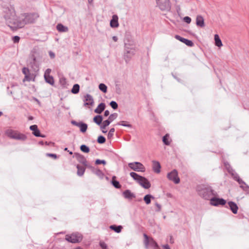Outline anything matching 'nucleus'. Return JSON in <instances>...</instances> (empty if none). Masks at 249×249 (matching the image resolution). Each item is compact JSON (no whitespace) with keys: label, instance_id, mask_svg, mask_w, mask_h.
<instances>
[{"label":"nucleus","instance_id":"f257e3e1","mask_svg":"<svg viewBox=\"0 0 249 249\" xmlns=\"http://www.w3.org/2000/svg\"><path fill=\"white\" fill-rule=\"evenodd\" d=\"M3 17L5 23L12 30H16L18 28L23 27L27 24L33 23L38 18L37 13H24L18 17L13 6L4 7Z\"/></svg>","mask_w":249,"mask_h":249},{"label":"nucleus","instance_id":"f03ea898","mask_svg":"<svg viewBox=\"0 0 249 249\" xmlns=\"http://www.w3.org/2000/svg\"><path fill=\"white\" fill-rule=\"evenodd\" d=\"M196 191L198 195L206 200H210L212 196H217V193L212 188L207 185L201 184L197 185Z\"/></svg>","mask_w":249,"mask_h":249},{"label":"nucleus","instance_id":"7ed1b4c3","mask_svg":"<svg viewBox=\"0 0 249 249\" xmlns=\"http://www.w3.org/2000/svg\"><path fill=\"white\" fill-rule=\"evenodd\" d=\"M5 134L9 138L16 140L24 141L27 139V136L25 134L10 128L5 131Z\"/></svg>","mask_w":249,"mask_h":249},{"label":"nucleus","instance_id":"20e7f679","mask_svg":"<svg viewBox=\"0 0 249 249\" xmlns=\"http://www.w3.org/2000/svg\"><path fill=\"white\" fill-rule=\"evenodd\" d=\"M130 176L144 188L149 189L151 187L150 183L145 178L141 176L135 172H131Z\"/></svg>","mask_w":249,"mask_h":249},{"label":"nucleus","instance_id":"39448f33","mask_svg":"<svg viewBox=\"0 0 249 249\" xmlns=\"http://www.w3.org/2000/svg\"><path fill=\"white\" fill-rule=\"evenodd\" d=\"M82 235L78 232L73 233L66 236V240L72 243L80 242L82 241Z\"/></svg>","mask_w":249,"mask_h":249},{"label":"nucleus","instance_id":"423d86ee","mask_svg":"<svg viewBox=\"0 0 249 249\" xmlns=\"http://www.w3.org/2000/svg\"><path fill=\"white\" fill-rule=\"evenodd\" d=\"M157 6L161 11H169L171 8L169 0H155Z\"/></svg>","mask_w":249,"mask_h":249},{"label":"nucleus","instance_id":"0eeeda50","mask_svg":"<svg viewBox=\"0 0 249 249\" xmlns=\"http://www.w3.org/2000/svg\"><path fill=\"white\" fill-rule=\"evenodd\" d=\"M144 244L145 248L147 249L149 246L153 247L155 249L158 248V245L157 242L152 238H149L147 235L145 233L143 234Z\"/></svg>","mask_w":249,"mask_h":249},{"label":"nucleus","instance_id":"6e6552de","mask_svg":"<svg viewBox=\"0 0 249 249\" xmlns=\"http://www.w3.org/2000/svg\"><path fill=\"white\" fill-rule=\"evenodd\" d=\"M128 166L131 169L137 172H144L145 170V168L143 165L139 162H134L128 163Z\"/></svg>","mask_w":249,"mask_h":249},{"label":"nucleus","instance_id":"1a4fd4ad","mask_svg":"<svg viewBox=\"0 0 249 249\" xmlns=\"http://www.w3.org/2000/svg\"><path fill=\"white\" fill-rule=\"evenodd\" d=\"M39 59L35 58V56L29 55L28 59L29 65L35 71L38 70L39 66Z\"/></svg>","mask_w":249,"mask_h":249},{"label":"nucleus","instance_id":"9d476101","mask_svg":"<svg viewBox=\"0 0 249 249\" xmlns=\"http://www.w3.org/2000/svg\"><path fill=\"white\" fill-rule=\"evenodd\" d=\"M226 203V201L222 198H217L215 196L212 197L210 200V204L212 206H218L219 205L223 206Z\"/></svg>","mask_w":249,"mask_h":249},{"label":"nucleus","instance_id":"9b49d317","mask_svg":"<svg viewBox=\"0 0 249 249\" xmlns=\"http://www.w3.org/2000/svg\"><path fill=\"white\" fill-rule=\"evenodd\" d=\"M168 178L173 181L175 183L178 184L179 182L180 179L178 177V172L176 170H173L167 175Z\"/></svg>","mask_w":249,"mask_h":249},{"label":"nucleus","instance_id":"f8f14e48","mask_svg":"<svg viewBox=\"0 0 249 249\" xmlns=\"http://www.w3.org/2000/svg\"><path fill=\"white\" fill-rule=\"evenodd\" d=\"M71 123L80 128V131L82 133L85 132L88 128V125L82 122H77L75 121H71Z\"/></svg>","mask_w":249,"mask_h":249},{"label":"nucleus","instance_id":"ddd939ff","mask_svg":"<svg viewBox=\"0 0 249 249\" xmlns=\"http://www.w3.org/2000/svg\"><path fill=\"white\" fill-rule=\"evenodd\" d=\"M84 106H87L90 105L93 106L94 105V100L92 96L89 94H87L84 96Z\"/></svg>","mask_w":249,"mask_h":249},{"label":"nucleus","instance_id":"4468645a","mask_svg":"<svg viewBox=\"0 0 249 249\" xmlns=\"http://www.w3.org/2000/svg\"><path fill=\"white\" fill-rule=\"evenodd\" d=\"M125 51L126 53L124 55V58L125 62L127 63L131 56L133 55L135 53V50L133 48H127L126 49Z\"/></svg>","mask_w":249,"mask_h":249},{"label":"nucleus","instance_id":"2eb2a0df","mask_svg":"<svg viewBox=\"0 0 249 249\" xmlns=\"http://www.w3.org/2000/svg\"><path fill=\"white\" fill-rule=\"evenodd\" d=\"M73 157L84 165L87 166V161L84 156L79 153H75Z\"/></svg>","mask_w":249,"mask_h":249},{"label":"nucleus","instance_id":"dca6fc26","mask_svg":"<svg viewBox=\"0 0 249 249\" xmlns=\"http://www.w3.org/2000/svg\"><path fill=\"white\" fill-rule=\"evenodd\" d=\"M225 166L227 168L229 173L231 175V176L235 180L237 181L240 178L238 175L235 172V171L234 170L232 169L231 167H230V166L228 164L227 165L225 163Z\"/></svg>","mask_w":249,"mask_h":249},{"label":"nucleus","instance_id":"f3484780","mask_svg":"<svg viewBox=\"0 0 249 249\" xmlns=\"http://www.w3.org/2000/svg\"><path fill=\"white\" fill-rule=\"evenodd\" d=\"M30 130L33 131V134L36 137H45V135L40 134V131L37 128V126L36 124L30 126Z\"/></svg>","mask_w":249,"mask_h":249},{"label":"nucleus","instance_id":"a211bd4d","mask_svg":"<svg viewBox=\"0 0 249 249\" xmlns=\"http://www.w3.org/2000/svg\"><path fill=\"white\" fill-rule=\"evenodd\" d=\"M175 37L176 39H177L178 40H179L180 41L184 43L188 46L192 47L194 45L193 42L191 40H190L189 39H187L183 38V37H182L178 35H176Z\"/></svg>","mask_w":249,"mask_h":249},{"label":"nucleus","instance_id":"6ab92c4d","mask_svg":"<svg viewBox=\"0 0 249 249\" xmlns=\"http://www.w3.org/2000/svg\"><path fill=\"white\" fill-rule=\"evenodd\" d=\"M152 169L153 171L156 173H160V172L161 166L160 162L156 160H153Z\"/></svg>","mask_w":249,"mask_h":249},{"label":"nucleus","instance_id":"aec40b11","mask_svg":"<svg viewBox=\"0 0 249 249\" xmlns=\"http://www.w3.org/2000/svg\"><path fill=\"white\" fill-rule=\"evenodd\" d=\"M110 25L112 28H116L119 26L118 17L116 15H114L110 22Z\"/></svg>","mask_w":249,"mask_h":249},{"label":"nucleus","instance_id":"412c9836","mask_svg":"<svg viewBox=\"0 0 249 249\" xmlns=\"http://www.w3.org/2000/svg\"><path fill=\"white\" fill-rule=\"evenodd\" d=\"M228 205L230 210L234 214H236L237 213L238 207L235 202L233 201H229L228 202Z\"/></svg>","mask_w":249,"mask_h":249},{"label":"nucleus","instance_id":"4be33fe9","mask_svg":"<svg viewBox=\"0 0 249 249\" xmlns=\"http://www.w3.org/2000/svg\"><path fill=\"white\" fill-rule=\"evenodd\" d=\"M123 195L125 198L132 199L136 197L135 194L129 190H126L123 193Z\"/></svg>","mask_w":249,"mask_h":249},{"label":"nucleus","instance_id":"5701e85b","mask_svg":"<svg viewBox=\"0 0 249 249\" xmlns=\"http://www.w3.org/2000/svg\"><path fill=\"white\" fill-rule=\"evenodd\" d=\"M196 25L200 27H204V19L203 17L201 15L197 16L196 18Z\"/></svg>","mask_w":249,"mask_h":249},{"label":"nucleus","instance_id":"b1692460","mask_svg":"<svg viewBox=\"0 0 249 249\" xmlns=\"http://www.w3.org/2000/svg\"><path fill=\"white\" fill-rule=\"evenodd\" d=\"M31 56H35V57L40 60L41 57L40 52L36 48H34L30 54Z\"/></svg>","mask_w":249,"mask_h":249},{"label":"nucleus","instance_id":"393cba45","mask_svg":"<svg viewBox=\"0 0 249 249\" xmlns=\"http://www.w3.org/2000/svg\"><path fill=\"white\" fill-rule=\"evenodd\" d=\"M106 105L104 103H100L97 107L94 110V112L98 114L101 113L105 109Z\"/></svg>","mask_w":249,"mask_h":249},{"label":"nucleus","instance_id":"a878e982","mask_svg":"<svg viewBox=\"0 0 249 249\" xmlns=\"http://www.w3.org/2000/svg\"><path fill=\"white\" fill-rule=\"evenodd\" d=\"M56 28L59 32H67L69 30V29L67 26H64L61 23H58L56 25Z\"/></svg>","mask_w":249,"mask_h":249},{"label":"nucleus","instance_id":"bb28decb","mask_svg":"<svg viewBox=\"0 0 249 249\" xmlns=\"http://www.w3.org/2000/svg\"><path fill=\"white\" fill-rule=\"evenodd\" d=\"M109 228L110 229H111L112 230H113L114 231H115L117 233H120L121 232L123 227L121 225L116 226L115 225H111L109 227Z\"/></svg>","mask_w":249,"mask_h":249},{"label":"nucleus","instance_id":"cd10ccee","mask_svg":"<svg viewBox=\"0 0 249 249\" xmlns=\"http://www.w3.org/2000/svg\"><path fill=\"white\" fill-rule=\"evenodd\" d=\"M77 169V174L78 176H82L85 172V168L84 167H83L82 166H80L79 165H77L76 166Z\"/></svg>","mask_w":249,"mask_h":249},{"label":"nucleus","instance_id":"c85d7f7f","mask_svg":"<svg viewBox=\"0 0 249 249\" xmlns=\"http://www.w3.org/2000/svg\"><path fill=\"white\" fill-rule=\"evenodd\" d=\"M110 124H109L108 121H107L106 120L104 121L101 124H100V128L102 130V131L104 133H106L107 132V130H105V129L107 126L109 125Z\"/></svg>","mask_w":249,"mask_h":249},{"label":"nucleus","instance_id":"c756f323","mask_svg":"<svg viewBox=\"0 0 249 249\" xmlns=\"http://www.w3.org/2000/svg\"><path fill=\"white\" fill-rule=\"evenodd\" d=\"M214 40L215 44L216 46L221 47L223 45L222 42L217 34L214 35Z\"/></svg>","mask_w":249,"mask_h":249},{"label":"nucleus","instance_id":"7c9ffc66","mask_svg":"<svg viewBox=\"0 0 249 249\" xmlns=\"http://www.w3.org/2000/svg\"><path fill=\"white\" fill-rule=\"evenodd\" d=\"M45 81L51 85H54V80L53 76L50 75H44Z\"/></svg>","mask_w":249,"mask_h":249},{"label":"nucleus","instance_id":"2f4dec72","mask_svg":"<svg viewBox=\"0 0 249 249\" xmlns=\"http://www.w3.org/2000/svg\"><path fill=\"white\" fill-rule=\"evenodd\" d=\"M103 120V117L101 115H96L93 118V121L98 125H100Z\"/></svg>","mask_w":249,"mask_h":249},{"label":"nucleus","instance_id":"473e14b6","mask_svg":"<svg viewBox=\"0 0 249 249\" xmlns=\"http://www.w3.org/2000/svg\"><path fill=\"white\" fill-rule=\"evenodd\" d=\"M237 181L240 184V187L242 188L244 190H246L247 188H249V186H248L247 184L241 178H240Z\"/></svg>","mask_w":249,"mask_h":249},{"label":"nucleus","instance_id":"72a5a7b5","mask_svg":"<svg viewBox=\"0 0 249 249\" xmlns=\"http://www.w3.org/2000/svg\"><path fill=\"white\" fill-rule=\"evenodd\" d=\"M118 116V114L116 113H114L111 114H110L107 120V121H108L109 124H110L111 123H112L114 120H115Z\"/></svg>","mask_w":249,"mask_h":249},{"label":"nucleus","instance_id":"f704fd0d","mask_svg":"<svg viewBox=\"0 0 249 249\" xmlns=\"http://www.w3.org/2000/svg\"><path fill=\"white\" fill-rule=\"evenodd\" d=\"M116 178L115 176L112 177V180L111 181L112 184L114 186V187L117 189H119L121 188V186L120 184V183L118 181L115 180L114 179Z\"/></svg>","mask_w":249,"mask_h":249},{"label":"nucleus","instance_id":"c9c22d12","mask_svg":"<svg viewBox=\"0 0 249 249\" xmlns=\"http://www.w3.org/2000/svg\"><path fill=\"white\" fill-rule=\"evenodd\" d=\"M152 198H154V197L152 195L148 194L144 196L143 200L146 204H149L151 203V199Z\"/></svg>","mask_w":249,"mask_h":249},{"label":"nucleus","instance_id":"e433bc0d","mask_svg":"<svg viewBox=\"0 0 249 249\" xmlns=\"http://www.w3.org/2000/svg\"><path fill=\"white\" fill-rule=\"evenodd\" d=\"M117 124L118 125H122L128 128H132V125L126 121H121L120 122L118 123Z\"/></svg>","mask_w":249,"mask_h":249},{"label":"nucleus","instance_id":"4c0bfd02","mask_svg":"<svg viewBox=\"0 0 249 249\" xmlns=\"http://www.w3.org/2000/svg\"><path fill=\"white\" fill-rule=\"evenodd\" d=\"M80 86L78 84H76L73 86L71 91L73 94H77L79 91Z\"/></svg>","mask_w":249,"mask_h":249},{"label":"nucleus","instance_id":"58836bf2","mask_svg":"<svg viewBox=\"0 0 249 249\" xmlns=\"http://www.w3.org/2000/svg\"><path fill=\"white\" fill-rule=\"evenodd\" d=\"M35 78L33 74L30 73L27 74L26 76H25L23 80V82L25 81H30L31 80L34 81Z\"/></svg>","mask_w":249,"mask_h":249},{"label":"nucleus","instance_id":"ea45409f","mask_svg":"<svg viewBox=\"0 0 249 249\" xmlns=\"http://www.w3.org/2000/svg\"><path fill=\"white\" fill-rule=\"evenodd\" d=\"M99 89L104 93H106L107 92V86L103 83L99 84Z\"/></svg>","mask_w":249,"mask_h":249},{"label":"nucleus","instance_id":"a19ab883","mask_svg":"<svg viewBox=\"0 0 249 249\" xmlns=\"http://www.w3.org/2000/svg\"><path fill=\"white\" fill-rule=\"evenodd\" d=\"M80 150L84 153H88L89 152V147L85 144H82L80 146Z\"/></svg>","mask_w":249,"mask_h":249},{"label":"nucleus","instance_id":"79ce46f5","mask_svg":"<svg viewBox=\"0 0 249 249\" xmlns=\"http://www.w3.org/2000/svg\"><path fill=\"white\" fill-rule=\"evenodd\" d=\"M168 137L169 135L167 134L162 138V141L163 143L166 145H169L170 144V142L168 140Z\"/></svg>","mask_w":249,"mask_h":249},{"label":"nucleus","instance_id":"37998d69","mask_svg":"<svg viewBox=\"0 0 249 249\" xmlns=\"http://www.w3.org/2000/svg\"><path fill=\"white\" fill-rule=\"evenodd\" d=\"M94 173L101 178H103L104 174L102 171L99 169H95Z\"/></svg>","mask_w":249,"mask_h":249},{"label":"nucleus","instance_id":"c03bdc74","mask_svg":"<svg viewBox=\"0 0 249 249\" xmlns=\"http://www.w3.org/2000/svg\"><path fill=\"white\" fill-rule=\"evenodd\" d=\"M114 132H115V129L114 128H112L110 129V130L109 131L108 134H107L108 139H110L113 137V136L114 135Z\"/></svg>","mask_w":249,"mask_h":249},{"label":"nucleus","instance_id":"a18cd8bd","mask_svg":"<svg viewBox=\"0 0 249 249\" xmlns=\"http://www.w3.org/2000/svg\"><path fill=\"white\" fill-rule=\"evenodd\" d=\"M106 142V138L103 136H100L97 139V142L99 143L102 144Z\"/></svg>","mask_w":249,"mask_h":249},{"label":"nucleus","instance_id":"49530a36","mask_svg":"<svg viewBox=\"0 0 249 249\" xmlns=\"http://www.w3.org/2000/svg\"><path fill=\"white\" fill-rule=\"evenodd\" d=\"M109 105L113 109H117L118 107L117 103L114 101H111Z\"/></svg>","mask_w":249,"mask_h":249},{"label":"nucleus","instance_id":"de8ad7c7","mask_svg":"<svg viewBox=\"0 0 249 249\" xmlns=\"http://www.w3.org/2000/svg\"><path fill=\"white\" fill-rule=\"evenodd\" d=\"M99 245L102 249H108L107 245L104 242H100Z\"/></svg>","mask_w":249,"mask_h":249},{"label":"nucleus","instance_id":"09e8293b","mask_svg":"<svg viewBox=\"0 0 249 249\" xmlns=\"http://www.w3.org/2000/svg\"><path fill=\"white\" fill-rule=\"evenodd\" d=\"M22 73L25 75V76H26L27 74L30 73V71L28 68L24 67L22 70Z\"/></svg>","mask_w":249,"mask_h":249},{"label":"nucleus","instance_id":"8fccbe9b","mask_svg":"<svg viewBox=\"0 0 249 249\" xmlns=\"http://www.w3.org/2000/svg\"><path fill=\"white\" fill-rule=\"evenodd\" d=\"M95 164H106V161L105 160H100V159H97L96 160H95Z\"/></svg>","mask_w":249,"mask_h":249},{"label":"nucleus","instance_id":"3c124183","mask_svg":"<svg viewBox=\"0 0 249 249\" xmlns=\"http://www.w3.org/2000/svg\"><path fill=\"white\" fill-rule=\"evenodd\" d=\"M183 20L184 22H185L186 23H187L188 24L190 23L191 22V18L189 17H188V16L184 17Z\"/></svg>","mask_w":249,"mask_h":249},{"label":"nucleus","instance_id":"603ef678","mask_svg":"<svg viewBox=\"0 0 249 249\" xmlns=\"http://www.w3.org/2000/svg\"><path fill=\"white\" fill-rule=\"evenodd\" d=\"M20 37L18 36H16L13 37V41L14 43H18L19 41Z\"/></svg>","mask_w":249,"mask_h":249},{"label":"nucleus","instance_id":"864d4df0","mask_svg":"<svg viewBox=\"0 0 249 249\" xmlns=\"http://www.w3.org/2000/svg\"><path fill=\"white\" fill-rule=\"evenodd\" d=\"M46 155L48 157H52L54 159H56L57 158V155L55 154L47 153Z\"/></svg>","mask_w":249,"mask_h":249},{"label":"nucleus","instance_id":"5fc2aeb1","mask_svg":"<svg viewBox=\"0 0 249 249\" xmlns=\"http://www.w3.org/2000/svg\"><path fill=\"white\" fill-rule=\"evenodd\" d=\"M51 72V70L50 69H47L44 73V75H50V73Z\"/></svg>","mask_w":249,"mask_h":249},{"label":"nucleus","instance_id":"6e6d98bb","mask_svg":"<svg viewBox=\"0 0 249 249\" xmlns=\"http://www.w3.org/2000/svg\"><path fill=\"white\" fill-rule=\"evenodd\" d=\"M156 207L158 208V211H160V209H161V206L160 205V204H159V203H156Z\"/></svg>","mask_w":249,"mask_h":249},{"label":"nucleus","instance_id":"4d7b16f0","mask_svg":"<svg viewBox=\"0 0 249 249\" xmlns=\"http://www.w3.org/2000/svg\"><path fill=\"white\" fill-rule=\"evenodd\" d=\"M162 248L164 249H170V248L169 246L168 245H167V244L163 245L162 246Z\"/></svg>","mask_w":249,"mask_h":249},{"label":"nucleus","instance_id":"13d9d810","mask_svg":"<svg viewBox=\"0 0 249 249\" xmlns=\"http://www.w3.org/2000/svg\"><path fill=\"white\" fill-rule=\"evenodd\" d=\"M49 55L51 58H54L55 56L54 53H53L52 52H49Z\"/></svg>","mask_w":249,"mask_h":249},{"label":"nucleus","instance_id":"bf43d9fd","mask_svg":"<svg viewBox=\"0 0 249 249\" xmlns=\"http://www.w3.org/2000/svg\"><path fill=\"white\" fill-rule=\"evenodd\" d=\"M109 115V111L108 110H105L104 112V116H107Z\"/></svg>","mask_w":249,"mask_h":249},{"label":"nucleus","instance_id":"052dcab7","mask_svg":"<svg viewBox=\"0 0 249 249\" xmlns=\"http://www.w3.org/2000/svg\"><path fill=\"white\" fill-rule=\"evenodd\" d=\"M112 39L115 42H117L118 40V37L116 36H112Z\"/></svg>","mask_w":249,"mask_h":249},{"label":"nucleus","instance_id":"680f3d73","mask_svg":"<svg viewBox=\"0 0 249 249\" xmlns=\"http://www.w3.org/2000/svg\"><path fill=\"white\" fill-rule=\"evenodd\" d=\"M93 0H88V2L89 3H92Z\"/></svg>","mask_w":249,"mask_h":249},{"label":"nucleus","instance_id":"e2e57ef3","mask_svg":"<svg viewBox=\"0 0 249 249\" xmlns=\"http://www.w3.org/2000/svg\"><path fill=\"white\" fill-rule=\"evenodd\" d=\"M33 117L32 116H30V117H29V120H33Z\"/></svg>","mask_w":249,"mask_h":249},{"label":"nucleus","instance_id":"0e129e2a","mask_svg":"<svg viewBox=\"0 0 249 249\" xmlns=\"http://www.w3.org/2000/svg\"><path fill=\"white\" fill-rule=\"evenodd\" d=\"M63 81H65V78H62L60 79V82H63Z\"/></svg>","mask_w":249,"mask_h":249},{"label":"nucleus","instance_id":"69168bd1","mask_svg":"<svg viewBox=\"0 0 249 249\" xmlns=\"http://www.w3.org/2000/svg\"><path fill=\"white\" fill-rule=\"evenodd\" d=\"M63 81H65V78H62L60 79V82H63Z\"/></svg>","mask_w":249,"mask_h":249},{"label":"nucleus","instance_id":"338daca9","mask_svg":"<svg viewBox=\"0 0 249 249\" xmlns=\"http://www.w3.org/2000/svg\"><path fill=\"white\" fill-rule=\"evenodd\" d=\"M68 152H69L70 154H71V155L72 154V151H69Z\"/></svg>","mask_w":249,"mask_h":249},{"label":"nucleus","instance_id":"774afa93","mask_svg":"<svg viewBox=\"0 0 249 249\" xmlns=\"http://www.w3.org/2000/svg\"><path fill=\"white\" fill-rule=\"evenodd\" d=\"M81 249V248H79V247H78V248H76V249Z\"/></svg>","mask_w":249,"mask_h":249}]
</instances>
